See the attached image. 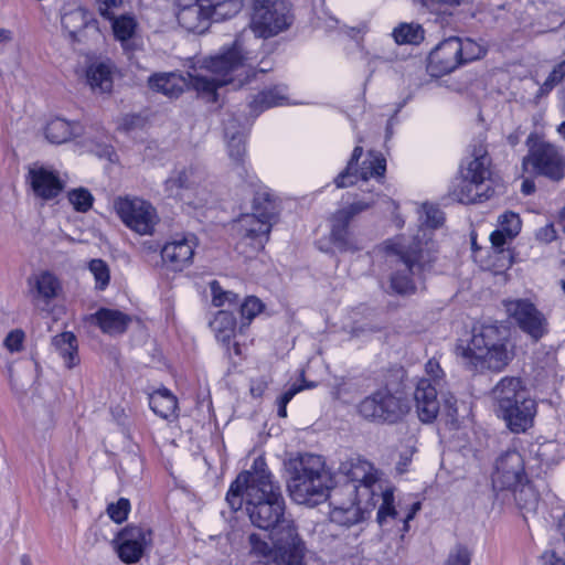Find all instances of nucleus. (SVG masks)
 <instances>
[{"mask_svg":"<svg viewBox=\"0 0 565 565\" xmlns=\"http://www.w3.org/2000/svg\"><path fill=\"white\" fill-rule=\"evenodd\" d=\"M226 501L233 510L245 504L253 525L269 531L270 543L253 533L252 552L275 565H306L307 545L294 520L285 515V500L270 479L264 459L257 458L252 470L239 473L231 484Z\"/></svg>","mask_w":565,"mask_h":565,"instance_id":"1","label":"nucleus"},{"mask_svg":"<svg viewBox=\"0 0 565 565\" xmlns=\"http://www.w3.org/2000/svg\"><path fill=\"white\" fill-rule=\"evenodd\" d=\"M444 213L436 206L424 204L419 227L413 237L399 236L386 242L387 262L396 269L391 276V287L397 294H411L417 288L416 280L436 259V244L433 241V228L444 223Z\"/></svg>","mask_w":565,"mask_h":565,"instance_id":"2","label":"nucleus"},{"mask_svg":"<svg viewBox=\"0 0 565 565\" xmlns=\"http://www.w3.org/2000/svg\"><path fill=\"white\" fill-rule=\"evenodd\" d=\"M189 75L194 90L209 102H216L218 87H241L250 79L254 75L253 58L236 39L231 45L223 46L217 54L192 66Z\"/></svg>","mask_w":565,"mask_h":565,"instance_id":"3","label":"nucleus"},{"mask_svg":"<svg viewBox=\"0 0 565 565\" xmlns=\"http://www.w3.org/2000/svg\"><path fill=\"white\" fill-rule=\"evenodd\" d=\"M462 363L475 371H502L514 358L504 329L497 324L475 326L468 340H459L455 348Z\"/></svg>","mask_w":565,"mask_h":565,"instance_id":"4","label":"nucleus"},{"mask_svg":"<svg viewBox=\"0 0 565 565\" xmlns=\"http://www.w3.org/2000/svg\"><path fill=\"white\" fill-rule=\"evenodd\" d=\"M288 491L298 504L316 505L330 495L334 480L321 456L299 454L286 462Z\"/></svg>","mask_w":565,"mask_h":565,"instance_id":"5","label":"nucleus"},{"mask_svg":"<svg viewBox=\"0 0 565 565\" xmlns=\"http://www.w3.org/2000/svg\"><path fill=\"white\" fill-rule=\"evenodd\" d=\"M338 490L349 497L350 502L362 509L366 515L382 501L377 512V521L381 525L385 522L387 516L395 518L397 514L393 505V488L385 484L382 478L377 480L373 479L366 483H345Z\"/></svg>","mask_w":565,"mask_h":565,"instance_id":"6","label":"nucleus"},{"mask_svg":"<svg viewBox=\"0 0 565 565\" xmlns=\"http://www.w3.org/2000/svg\"><path fill=\"white\" fill-rule=\"evenodd\" d=\"M286 0H252L249 29L257 38L268 39L286 31L292 23Z\"/></svg>","mask_w":565,"mask_h":565,"instance_id":"7","label":"nucleus"},{"mask_svg":"<svg viewBox=\"0 0 565 565\" xmlns=\"http://www.w3.org/2000/svg\"><path fill=\"white\" fill-rule=\"evenodd\" d=\"M524 171L558 182L565 178V156L561 148L546 142L533 143L522 160Z\"/></svg>","mask_w":565,"mask_h":565,"instance_id":"8","label":"nucleus"},{"mask_svg":"<svg viewBox=\"0 0 565 565\" xmlns=\"http://www.w3.org/2000/svg\"><path fill=\"white\" fill-rule=\"evenodd\" d=\"M409 411L406 398L392 393L387 388H381L365 397L358 405L359 414L375 423H395Z\"/></svg>","mask_w":565,"mask_h":565,"instance_id":"9","label":"nucleus"},{"mask_svg":"<svg viewBox=\"0 0 565 565\" xmlns=\"http://www.w3.org/2000/svg\"><path fill=\"white\" fill-rule=\"evenodd\" d=\"M204 173L195 167L175 169L164 181V191L169 195H179L186 204L198 209L204 205L210 196L209 191L201 186Z\"/></svg>","mask_w":565,"mask_h":565,"instance_id":"10","label":"nucleus"},{"mask_svg":"<svg viewBox=\"0 0 565 565\" xmlns=\"http://www.w3.org/2000/svg\"><path fill=\"white\" fill-rule=\"evenodd\" d=\"M114 209L121 222L139 235H152L159 217L154 206L140 198H117Z\"/></svg>","mask_w":565,"mask_h":565,"instance_id":"11","label":"nucleus"},{"mask_svg":"<svg viewBox=\"0 0 565 565\" xmlns=\"http://www.w3.org/2000/svg\"><path fill=\"white\" fill-rule=\"evenodd\" d=\"M381 198L376 194L371 200H360L338 210L332 216L331 241L341 252H356L362 247L352 236L349 224L358 214L371 209Z\"/></svg>","mask_w":565,"mask_h":565,"instance_id":"12","label":"nucleus"},{"mask_svg":"<svg viewBox=\"0 0 565 565\" xmlns=\"http://www.w3.org/2000/svg\"><path fill=\"white\" fill-rule=\"evenodd\" d=\"M275 216V206L270 202L264 207L255 203L253 213L238 218L237 232L243 239H249L256 249H262L269 239Z\"/></svg>","mask_w":565,"mask_h":565,"instance_id":"13","label":"nucleus"},{"mask_svg":"<svg viewBox=\"0 0 565 565\" xmlns=\"http://www.w3.org/2000/svg\"><path fill=\"white\" fill-rule=\"evenodd\" d=\"M363 153V148L356 146L348 162L347 168L334 179L338 189L348 188L356 183L358 179L367 181L370 178H382L386 170L385 159L379 154L370 152L358 169V161Z\"/></svg>","mask_w":565,"mask_h":565,"instance_id":"14","label":"nucleus"},{"mask_svg":"<svg viewBox=\"0 0 565 565\" xmlns=\"http://www.w3.org/2000/svg\"><path fill=\"white\" fill-rule=\"evenodd\" d=\"M507 313L519 328L535 342L547 333V320L536 307L525 299L504 300Z\"/></svg>","mask_w":565,"mask_h":565,"instance_id":"15","label":"nucleus"},{"mask_svg":"<svg viewBox=\"0 0 565 565\" xmlns=\"http://www.w3.org/2000/svg\"><path fill=\"white\" fill-rule=\"evenodd\" d=\"M115 543L119 558L124 563L134 564L152 544V532L146 527L128 525L118 533Z\"/></svg>","mask_w":565,"mask_h":565,"instance_id":"16","label":"nucleus"},{"mask_svg":"<svg viewBox=\"0 0 565 565\" xmlns=\"http://www.w3.org/2000/svg\"><path fill=\"white\" fill-rule=\"evenodd\" d=\"M198 245L195 234H175L162 246V260L171 270L181 271L193 264Z\"/></svg>","mask_w":565,"mask_h":565,"instance_id":"17","label":"nucleus"},{"mask_svg":"<svg viewBox=\"0 0 565 565\" xmlns=\"http://www.w3.org/2000/svg\"><path fill=\"white\" fill-rule=\"evenodd\" d=\"M526 480L524 459L516 450H507L495 460L492 483L500 490L512 489Z\"/></svg>","mask_w":565,"mask_h":565,"instance_id":"18","label":"nucleus"},{"mask_svg":"<svg viewBox=\"0 0 565 565\" xmlns=\"http://www.w3.org/2000/svg\"><path fill=\"white\" fill-rule=\"evenodd\" d=\"M462 41L451 36L439 43L429 54L428 70L434 76L455 71L462 63Z\"/></svg>","mask_w":565,"mask_h":565,"instance_id":"19","label":"nucleus"},{"mask_svg":"<svg viewBox=\"0 0 565 565\" xmlns=\"http://www.w3.org/2000/svg\"><path fill=\"white\" fill-rule=\"evenodd\" d=\"M61 24L72 42H83L89 35L99 33L97 21L82 7L64 8Z\"/></svg>","mask_w":565,"mask_h":565,"instance_id":"20","label":"nucleus"},{"mask_svg":"<svg viewBox=\"0 0 565 565\" xmlns=\"http://www.w3.org/2000/svg\"><path fill=\"white\" fill-rule=\"evenodd\" d=\"M177 19L189 32L203 33L211 19L215 20L212 10L200 0H175Z\"/></svg>","mask_w":565,"mask_h":565,"instance_id":"21","label":"nucleus"},{"mask_svg":"<svg viewBox=\"0 0 565 565\" xmlns=\"http://www.w3.org/2000/svg\"><path fill=\"white\" fill-rule=\"evenodd\" d=\"M536 413V402L527 397L519 399L518 403L507 407L505 411H499L495 414L504 420L511 433L523 434L534 426Z\"/></svg>","mask_w":565,"mask_h":565,"instance_id":"22","label":"nucleus"},{"mask_svg":"<svg viewBox=\"0 0 565 565\" xmlns=\"http://www.w3.org/2000/svg\"><path fill=\"white\" fill-rule=\"evenodd\" d=\"M440 388L434 385L430 379L418 380L414 392V401L420 422L431 423L439 415L440 403L437 398V391Z\"/></svg>","mask_w":565,"mask_h":565,"instance_id":"23","label":"nucleus"},{"mask_svg":"<svg viewBox=\"0 0 565 565\" xmlns=\"http://www.w3.org/2000/svg\"><path fill=\"white\" fill-rule=\"evenodd\" d=\"M28 179L34 194L46 201L56 198L64 188L57 173L42 166L31 167Z\"/></svg>","mask_w":565,"mask_h":565,"instance_id":"24","label":"nucleus"},{"mask_svg":"<svg viewBox=\"0 0 565 565\" xmlns=\"http://www.w3.org/2000/svg\"><path fill=\"white\" fill-rule=\"evenodd\" d=\"M494 412L505 411L507 407L518 403L521 398L530 397L519 377L505 376L501 379L491 391Z\"/></svg>","mask_w":565,"mask_h":565,"instance_id":"25","label":"nucleus"},{"mask_svg":"<svg viewBox=\"0 0 565 565\" xmlns=\"http://www.w3.org/2000/svg\"><path fill=\"white\" fill-rule=\"evenodd\" d=\"M342 494L338 489L330 497L332 509L330 511V520L342 526H352L363 521L367 515L354 503L342 500Z\"/></svg>","mask_w":565,"mask_h":565,"instance_id":"26","label":"nucleus"},{"mask_svg":"<svg viewBox=\"0 0 565 565\" xmlns=\"http://www.w3.org/2000/svg\"><path fill=\"white\" fill-rule=\"evenodd\" d=\"M339 473L347 478L345 483H366L373 479H381V472L367 460L361 457H352L342 461Z\"/></svg>","mask_w":565,"mask_h":565,"instance_id":"27","label":"nucleus"},{"mask_svg":"<svg viewBox=\"0 0 565 565\" xmlns=\"http://www.w3.org/2000/svg\"><path fill=\"white\" fill-rule=\"evenodd\" d=\"M490 168L491 160L488 156L487 148L483 143L480 142L479 145L475 146L471 153V159L461 164L459 173L483 185L484 182L491 177Z\"/></svg>","mask_w":565,"mask_h":565,"instance_id":"28","label":"nucleus"},{"mask_svg":"<svg viewBox=\"0 0 565 565\" xmlns=\"http://www.w3.org/2000/svg\"><path fill=\"white\" fill-rule=\"evenodd\" d=\"M81 125L62 117L50 119L44 127L46 140L53 145H62L81 135Z\"/></svg>","mask_w":565,"mask_h":565,"instance_id":"29","label":"nucleus"},{"mask_svg":"<svg viewBox=\"0 0 565 565\" xmlns=\"http://www.w3.org/2000/svg\"><path fill=\"white\" fill-rule=\"evenodd\" d=\"M149 85L153 90L171 98L180 96L188 86L193 88L189 74L185 78L177 73L156 74L149 78Z\"/></svg>","mask_w":565,"mask_h":565,"instance_id":"30","label":"nucleus"},{"mask_svg":"<svg viewBox=\"0 0 565 565\" xmlns=\"http://www.w3.org/2000/svg\"><path fill=\"white\" fill-rule=\"evenodd\" d=\"M114 66L109 61L93 62L86 70L87 84L94 92L108 93L113 88Z\"/></svg>","mask_w":565,"mask_h":565,"instance_id":"31","label":"nucleus"},{"mask_svg":"<svg viewBox=\"0 0 565 565\" xmlns=\"http://www.w3.org/2000/svg\"><path fill=\"white\" fill-rule=\"evenodd\" d=\"M482 184L475 180L466 178L461 173L456 178L450 194L451 196L465 204H471L482 201L484 194L482 192Z\"/></svg>","mask_w":565,"mask_h":565,"instance_id":"32","label":"nucleus"},{"mask_svg":"<svg viewBox=\"0 0 565 565\" xmlns=\"http://www.w3.org/2000/svg\"><path fill=\"white\" fill-rule=\"evenodd\" d=\"M95 319L103 332L108 334L125 332L130 322V318L121 311L106 308L99 309Z\"/></svg>","mask_w":565,"mask_h":565,"instance_id":"33","label":"nucleus"},{"mask_svg":"<svg viewBox=\"0 0 565 565\" xmlns=\"http://www.w3.org/2000/svg\"><path fill=\"white\" fill-rule=\"evenodd\" d=\"M52 347L71 369L79 363L77 339L72 332H63L52 339Z\"/></svg>","mask_w":565,"mask_h":565,"instance_id":"34","label":"nucleus"},{"mask_svg":"<svg viewBox=\"0 0 565 565\" xmlns=\"http://www.w3.org/2000/svg\"><path fill=\"white\" fill-rule=\"evenodd\" d=\"M36 298L49 305L61 290L60 280L50 271H42L33 278Z\"/></svg>","mask_w":565,"mask_h":565,"instance_id":"35","label":"nucleus"},{"mask_svg":"<svg viewBox=\"0 0 565 565\" xmlns=\"http://www.w3.org/2000/svg\"><path fill=\"white\" fill-rule=\"evenodd\" d=\"M210 327L218 342L228 344L235 335L236 319L228 310H220L210 322Z\"/></svg>","mask_w":565,"mask_h":565,"instance_id":"36","label":"nucleus"},{"mask_svg":"<svg viewBox=\"0 0 565 565\" xmlns=\"http://www.w3.org/2000/svg\"><path fill=\"white\" fill-rule=\"evenodd\" d=\"M149 404L157 415L166 419L175 415L178 408L177 397L167 388L153 392L150 395Z\"/></svg>","mask_w":565,"mask_h":565,"instance_id":"37","label":"nucleus"},{"mask_svg":"<svg viewBox=\"0 0 565 565\" xmlns=\"http://www.w3.org/2000/svg\"><path fill=\"white\" fill-rule=\"evenodd\" d=\"M107 20L111 21V30L115 39L121 43L122 47H126L128 41L135 35L137 30L138 23L135 17L130 14L116 17L114 14Z\"/></svg>","mask_w":565,"mask_h":565,"instance_id":"38","label":"nucleus"},{"mask_svg":"<svg viewBox=\"0 0 565 565\" xmlns=\"http://www.w3.org/2000/svg\"><path fill=\"white\" fill-rule=\"evenodd\" d=\"M286 86L279 85L260 92L250 103L252 109L263 111L264 109L281 105L286 99Z\"/></svg>","mask_w":565,"mask_h":565,"instance_id":"39","label":"nucleus"},{"mask_svg":"<svg viewBox=\"0 0 565 565\" xmlns=\"http://www.w3.org/2000/svg\"><path fill=\"white\" fill-rule=\"evenodd\" d=\"M397 44H419L424 40V29L417 23H401L393 30Z\"/></svg>","mask_w":565,"mask_h":565,"instance_id":"40","label":"nucleus"},{"mask_svg":"<svg viewBox=\"0 0 565 565\" xmlns=\"http://www.w3.org/2000/svg\"><path fill=\"white\" fill-rule=\"evenodd\" d=\"M565 79V58L557 63L550 72L546 79L542 83H535L539 85L537 92L535 93L534 99L537 103L541 98L547 96L555 86L561 84Z\"/></svg>","mask_w":565,"mask_h":565,"instance_id":"41","label":"nucleus"},{"mask_svg":"<svg viewBox=\"0 0 565 565\" xmlns=\"http://www.w3.org/2000/svg\"><path fill=\"white\" fill-rule=\"evenodd\" d=\"M522 481L515 488H512L514 491V499L518 505L526 511H535L539 504V494L533 488L532 484Z\"/></svg>","mask_w":565,"mask_h":565,"instance_id":"42","label":"nucleus"},{"mask_svg":"<svg viewBox=\"0 0 565 565\" xmlns=\"http://www.w3.org/2000/svg\"><path fill=\"white\" fill-rule=\"evenodd\" d=\"M206 6L215 15V21L232 18L243 7V0H206Z\"/></svg>","mask_w":565,"mask_h":565,"instance_id":"43","label":"nucleus"},{"mask_svg":"<svg viewBox=\"0 0 565 565\" xmlns=\"http://www.w3.org/2000/svg\"><path fill=\"white\" fill-rule=\"evenodd\" d=\"M67 198L74 210L77 212L85 213L93 206L94 196L85 188L71 190Z\"/></svg>","mask_w":565,"mask_h":565,"instance_id":"44","label":"nucleus"},{"mask_svg":"<svg viewBox=\"0 0 565 565\" xmlns=\"http://www.w3.org/2000/svg\"><path fill=\"white\" fill-rule=\"evenodd\" d=\"M88 269L95 278V286L99 290H104L110 280V270L108 265L103 259H92L88 263Z\"/></svg>","mask_w":565,"mask_h":565,"instance_id":"45","label":"nucleus"},{"mask_svg":"<svg viewBox=\"0 0 565 565\" xmlns=\"http://www.w3.org/2000/svg\"><path fill=\"white\" fill-rule=\"evenodd\" d=\"M439 414L446 424L451 425L452 427H457V399L452 394L443 395V406H440Z\"/></svg>","mask_w":565,"mask_h":565,"instance_id":"46","label":"nucleus"},{"mask_svg":"<svg viewBox=\"0 0 565 565\" xmlns=\"http://www.w3.org/2000/svg\"><path fill=\"white\" fill-rule=\"evenodd\" d=\"M470 0H413L415 4H419L431 13H443L449 8L468 3Z\"/></svg>","mask_w":565,"mask_h":565,"instance_id":"47","label":"nucleus"},{"mask_svg":"<svg viewBox=\"0 0 565 565\" xmlns=\"http://www.w3.org/2000/svg\"><path fill=\"white\" fill-rule=\"evenodd\" d=\"M212 302L215 307H223L226 303L236 305L238 296L232 291L223 290L217 281L211 282Z\"/></svg>","mask_w":565,"mask_h":565,"instance_id":"48","label":"nucleus"},{"mask_svg":"<svg viewBox=\"0 0 565 565\" xmlns=\"http://www.w3.org/2000/svg\"><path fill=\"white\" fill-rule=\"evenodd\" d=\"M499 225L508 235L515 237L521 231L522 222L516 213L505 212L499 217Z\"/></svg>","mask_w":565,"mask_h":565,"instance_id":"49","label":"nucleus"},{"mask_svg":"<svg viewBox=\"0 0 565 565\" xmlns=\"http://www.w3.org/2000/svg\"><path fill=\"white\" fill-rule=\"evenodd\" d=\"M310 388L313 387L312 383H309L305 386L292 384L278 399H277V413L278 416L281 418L287 417V404L294 398V396L301 392L303 388Z\"/></svg>","mask_w":565,"mask_h":565,"instance_id":"50","label":"nucleus"},{"mask_svg":"<svg viewBox=\"0 0 565 565\" xmlns=\"http://www.w3.org/2000/svg\"><path fill=\"white\" fill-rule=\"evenodd\" d=\"M25 333L22 329L11 330L3 340V347L10 353L21 352L24 347Z\"/></svg>","mask_w":565,"mask_h":565,"instance_id":"51","label":"nucleus"},{"mask_svg":"<svg viewBox=\"0 0 565 565\" xmlns=\"http://www.w3.org/2000/svg\"><path fill=\"white\" fill-rule=\"evenodd\" d=\"M227 148L230 157L233 160L238 162L243 158L245 153V143L244 136L241 131H235L232 134L227 140Z\"/></svg>","mask_w":565,"mask_h":565,"instance_id":"52","label":"nucleus"},{"mask_svg":"<svg viewBox=\"0 0 565 565\" xmlns=\"http://www.w3.org/2000/svg\"><path fill=\"white\" fill-rule=\"evenodd\" d=\"M471 552L463 545H456L449 553L445 565H470Z\"/></svg>","mask_w":565,"mask_h":565,"instance_id":"53","label":"nucleus"},{"mask_svg":"<svg viewBox=\"0 0 565 565\" xmlns=\"http://www.w3.org/2000/svg\"><path fill=\"white\" fill-rule=\"evenodd\" d=\"M239 310L242 318L250 322L263 310V303L256 297H247Z\"/></svg>","mask_w":565,"mask_h":565,"instance_id":"54","label":"nucleus"},{"mask_svg":"<svg viewBox=\"0 0 565 565\" xmlns=\"http://www.w3.org/2000/svg\"><path fill=\"white\" fill-rule=\"evenodd\" d=\"M130 504L126 499L118 500L117 503H113L108 507L107 512L111 520L116 523H121L126 520Z\"/></svg>","mask_w":565,"mask_h":565,"instance_id":"55","label":"nucleus"},{"mask_svg":"<svg viewBox=\"0 0 565 565\" xmlns=\"http://www.w3.org/2000/svg\"><path fill=\"white\" fill-rule=\"evenodd\" d=\"M462 63L480 58L486 54V50L470 39L462 41Z\"/></svg>","mask_w":565,"mask_h":565,"instance_id":"56","label":"nucleus"},{"mask_svg":"<svg viewBox=\"0 0 565 565\" xmlns=\"http://www.w3.org/2000/svg\"><path fill=\"white\" fill-rule=\"evenodd\" d=\"M54 427V416L51 411H43L34 419V429L43 437Z\"/></svg>","mask_w":565,"mask_h":565,"instance_id":"57","label":"nucleus"},{"mask_svg":"<svg viewBox=\"0 0 565 565\" xmlns=\"http://www.w3.org/2000/svg\"><path fill=\"white\" fill-rule=\"evenodd\" d=\"M425 373L426 376L423 379H430L434 385L441 387L444 381V372L436 360L431 359L426 363Z\"/></svg>","mask_w":565,"mask_h":565,"instance_id":"58","label":"nucleus"},{"mask_svg":"<svg viewBox=\"0 0 565 565\" xmlns=\"http://www.w3.org/2000/svg\"><path fill=\"white\" fill-rule=\"evenodd\" d=\"M124 0H96L99 14L105 18H111L114 15L113 10L118 9L122 4Z\"/></svg>","mask_w":565,"mask_h":565,"instance_id":"59","label":"nucleus"},{"mask_svg":"<svg viewBox=\"0 0 565 565\" xmlns=\"http://www.w3.org/2000/svg\"><path fill=\"white\" fill-rule=\"evenodd\" d=\"M535 237L539 242L547 244L556 239L557 233L554 225L550 223L539 228L535 233Z\"/></svg>","mask_w":565,"mask_h":565,"instance_id":"60","label":"nucleus"},{"mask_svg":"<svg viewBox=\"0 0 565 565\" xmlns=\"http://www.w3.org/2000/svg\"><path fill=\"white\" fill-rule=\"evenodd\" d=\"M513 238L514 237L508 235L503 228H499L490 235V241L497 248L503 247L509 241H512Z\"/></svg>","mask_w":565,"mask_h":565,"instance_id":"61","label":"nucleus"},{"mask_svg":"<svg viewBox=\"0 0 565 565\" xmlns=\"http://www.w3.org/2000/svg\"><path fill=\"white\" fill-rule=\"evenodd\" d=\"M268 386V382L265 379H258L252 381L250 394L255 397H260Z\"/></svg>","mask_w":565,"mask_h":565,"instance_id":"62","label":"nucleus"},{"mask_svg":"<svg viewBox=\"0 0 565 565\" xmlns=\"http://www.w3.org/2000/svg\"><path fill=\"white\" fill-rule=\"evenodd\" d=\"M542 558L543 565H565L564 559L557 556L555 552H545Z\"/></svg>","mask_w":565,"mask_h":565,"instance_id":"63","label":"nucleus"},{"mask_svg":"<svg viewBox=\"0 0 565 565\" xmlns=\"http://www.w3.org/2000/svg\"><path fill=\"white\" fill-rule=\"evenodd\" d=\"M420 510V502H415L412 504L411 511L407 513L404 519V530L407 531L408 522L415 516V514Z\"/></svg>","mask_w":565,"mask_h":565,"instance_id":"64","label":"nucleus"}]
</instances>
